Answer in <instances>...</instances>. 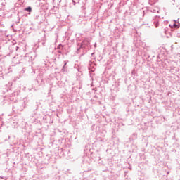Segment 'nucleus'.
I'll list each match as a JSON object with an SVG mask.
<instances>
[{
  "mask_svg": "<svg viewBox=\"0 0 180 180\" xmlns=\"http://www.w3.org/2000/svg\"><path fill=\"white\" fill-rule=\"evenodd\" d=\"M174 27H178V25L176 24H174Z\"/></svg>",
  "mask_w": 180,
  "mask_h": 180,
  "instance_id": "nucleus-2",
  "label": "nucleus"
},
{
  "mask_svg": "<svg viewBox=\"0 0 180 180\" xmlns=\"http://www.w3.org/2000/svg\"><path fill=\"white\" fill-rule=\"evenodd\" d=\"M25 11H27V12H32V7H27L25 8Z\"/></svg>",
  "mask_w": 180,
  "mask_h": 180,
  "instance_id": "nucleus-1",
  "label": "nucleus"
},
{
  "mask_svg": "<svg viewBox=\"0 0 180 180\" xmlns=\"http://www.w3.org/2000/svg\"><path fill=\"white\" fill-rule=\"evenodd\" d=\"M156 27H158V25H156Z\"/></svg>",
  "mask_w": 180,
  "mask_h": 180,
  "instance_id": "nucleus-3",
  "label": "nucleus"
}]
</instances>
